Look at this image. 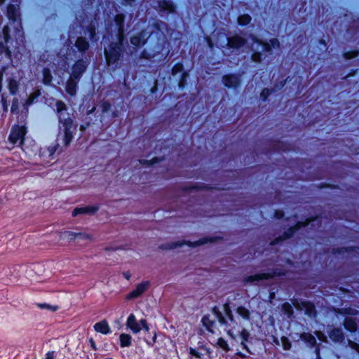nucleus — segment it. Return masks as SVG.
I'll use <instances>...</instances> for the list:
<instances>
[{"mask_svg":"<svg viewBox=\"0 0 359 359\" xmlns=\"http://www.w3.org/2000/svg\"><path fill=\"white\" fill-rule=\"evenodd\" d=\"M248 37L254 43L261 46L262 48V51L253 50L250 55L251 60L255 63H261L265 59L266 55L264 53H270L273 48H279L280 46V41L277 38H271L266 41L253 34H250Z\"/></svg>","mask_w":359,"mask_h":359,"instance_id":"1","label":"nucleus"},{"mask_svg":"<svg viewBox=\"0 0 359 359\" xmlns=\"http://www.w3.org/2000/svg\"><path fill=\"white\" fill-rule=\"evenodd\" d=\"M224 238L221 236H205L196 241H190L186 240L177 241L175 242L168 243L160 246L163 250H170L176 249L183 245H187L190 248H196L208 243H214L223 241Z\"/></svg>","mask_w":359,"mask_h":359,"instance_id":"2","label":"nucleus"},{"mask_svg":"<svg viewBox=\"0 0 359 359\" xmlns=\"http://www.w3.org/2000/svg\"><path fill=\"white\" fill-rule=\"evenodd\" d=\"M125 52L126 46H121L118 43L111 41L104 48L105 65L107 67L116 66L118 62L122 60Z\"/></svg>","mask_w":359,"mask_h":359,"instance_id":"3","label":"nucleus"},{"mask_svg":"<svg viewBox=\"0 0 359 359\" xmlns=\"http://www.w3.org/2000/svg\"><path fill=\"white\" fill-rule=\"evenodd\" d=\"M56 113L59 119V122L62 123L64 130H72L73 128V120L70 117H65V114H67V107L62 100H57L55 103Z\"/></svg>","mask_w":359,"mask_h":359,"instance_id":"4","label":"nucleus"},{"mask_svg":"<svg viewBox=\"0 0 359 359\" xmlns=\"http://www.w3.org/2000/svg\"><path fill=\"white\" fill-rule=\"evenodd\" d=\"M27 133V130L25 126L15 124L12 126L11 130L8 140L13 144L19 143V145L22 146L25 140V135Z\"/></svg>","mask_w":359,"mask_h":359,"instance_id":"5","label":"nucleus"},{"mask_svg":"<svg viewBox=\"0 0 359 359\" xmlns=\"http://www.w3.org/2000/svg\"><path fill=\"white\" fill-rule=\"evenodd\" d=\"M88 65L89 61L88 59H77L72 65L69 76L81 80L83 74L86 72Z\"/></svg>","mask_w":359,"mask_h":359,"instance_id":"6","label":"nucleus"},{"mask_svg":"<svg viewBox=\"0 0 359 359\" xmlns=\"http://www.w3.org/2000/svg\"><path fill=\"white\" fill-rule=\"evenodd\" d=\"M222 81L227 88H238L241 83V75L240 74L230 73L222 76Z\"/></svg>","mask_w":359,"mask_h":359,"instance_id":"7","label":"nucleus"},{"mask_svg":"<svg viewBox=\"0 0 359 359\" xmlns=\"http://www.w3.org/2000/svg\"><path fill=\"white\" fill-rule=\"evenodd\" d=\"M269 146L274 152H287L292 150V146L289 142L278 139L269 140Z\"/></svg>","mask_w":359,"mask_h":359,"instance_id":"8","label":"nucleus"},{"mask_svg":"<svg viewBox=\"0 0 359 359\" xmlns=\"http://www.w3.org/2000/svg\"><path fill=\"white\" fill-rule=\"evenodd\" d=\"M226 46L229 49L238 50L247 43V40L238 34H235L226 39Z\"/></svg>","mask_w":359,"mask_h":359,"instance_id":"9","label":"nucleus"},{"mask_svg":"<svg viewBox=\"0 0 359 359\" xmlns=\"http://www.w3.org/2000/svg\"><path fill=\"white\" fill-rule=\"evenodd\" d=\"M150 282L149 280L142 281L137 284L134 290L130 291L126 296V299L129 301L140 297L149 287Z\"/></svg>","mask_w":359,"mask_h":359,"instance_id":"10","label":"nucleus"},{"mask_svg":"<svg viewBox=\"0 0 359 359\" xmlns=\"http://www.w3.org/2000/svg\"><path fill=\"white\" fill-rule=\"evenodd\" d=\"M148 38L149 36H147L145 31L141 30L130 37V42L135 48H139L147 43Z\"/></svg>","mask_w":359,"mask_h":359,"instance_id":"11","label":"nucleus"},{"mask_svg":"<svg viewBox=\"0 0 359 359\" xmlns=\"http://www.w3.org/2000/svg\"><path fill=\"white\" fill-rule=\"evenodd\" d=\"M216 187L204 183H194L182 187L181 191L184 193L191 192L193 191H212Z\"/></svg>","mask_w":359,"mask_h":359,"instance_id":"12","label":"nucleus"},{"mask_svg":"<svg viewBox=\"0 0 359 359\" xmlns=\"http://www.w3.org/2000/svg\"><path fill=\"white\" fill-rule=\"evenodd\" d=\"M90 235L84 233H75L71 231H65L59 232L60 240H67L68 241H72L77 238L81 239H90Z\"/></svg>","mask_w":359,"mask_h":359,"instance_id":"13","label":"nucleus"},{"mask_svg":"<svg viewBox=\"0 0 359 359\" xmlns=\"http://www.w3.org/2000/svg\"><path fill=\"white\" fill-rule=\"evenodd\" d=\"M99 209L100 206L98 205L76 207L73 210L72 215L73 217H76L79 215H95L99 210Z\"/></svg>","mask_w":359,"mask_h":359,"instance_id":"14","label":"nucleus"},{"mask_svg":"<svg viewBox=\"0 0 359 359\" xmlns=\"http://www.w3.org/2000/svg\"><path fill=\"white\" fill-rule=\"evenodd\" d=\"M79 82L80 79L69 76L65 86L67 94L74 97L76 95Z\"/></svg>","mask_w":359,"mask_h":359,"instance_id":"15","label":"nucleus"},{"mask_svg":"<svg viewBox=\"0 0 359 359\" xmlns=\"http://www.w3.org/2000/svg\"><path fill=\"white\" fill-rule=\"evenodd\" d=\"M158 6L160 12L167 14H173L176 13V5L172 0H159Z\"/></svg>","mask_w":359,"mask_h":359,"instance_id":"16","label":"nucleus"},{"mask_svg":"<svg viewBox=\"0 0 359 359\" xmlns=\"http://www.w3.org/2000/svg\"><path fill=\"white\" fill-rule=\"evenodd\" d=\"M81 29L85 35L88 36V38L92 43L97 41V27L93 22H90L86 26H82Z\"/></svg>","mask_w":359,"mask_h":359,"instance_id":"17","label":"nucleus"},{"mask_svg":"<svg viewBox=\"0 0 359 359\" xmlns=\"http://www.w3.org/2000/svg\"><path fill=\"white\" fill-rule=\"evenodd\" d=\"M74 46L81 55H83L90 48V43L86 37L80 36L76 39Z\"/></svg>","mask_w":359,"mask_h":359,"instance_id":"18","label":"nucleus"},{"mask_svg":"<svg viewBox=\"0 0 359 359\" xmlns=\"http://www.w3.org/2000/svg\"><path fill=\"white\" fill-rule=\"evenodd\" d=\"M327 334L332 341L334 343H342L345 340V335L339 327H333L327 332Z\"/></svg>","mask_w":359,"mask_h":359,"instance_id":"19","label":"nucleus"},{"mask_svg":"<svg viewBox=\"0 0 359 359\" xmlns=\"http://www.w3.org/2000/svg\"><path fill=\"white\" fill-rule=\"evenodd\" d=\"M301 309L304 310L305 315L311 318L317 316V311L313 302L310 301H302Z\"/></svg>","mask_w":359,"mask_h":359,"instance_id":"20","label":"nucleus"},{"mask_svg":"<svg viewBox=\"0 0 359 359\" xmlns=\"http://www.w3.org/2000/svg\"><path fill=\"white\" fill-rule=\"evenodd\" d=\"M126 326L134 334L139 333L142 330L140 321L139 323L137 321L136 317L133 313H130L128 317Z\"/></svg>","mask_w":359,"mask_h":359,"instance_id":"21","label":"nucleus"},{"mask_svg":"<svg viewBox=\"0 0 359 359\" xmlns=\"http://www.w3.org/2000/svg\"><path fill=\"white\" fill-rule=\"evenodd\" d=\"M343 326L344 329L350 333H355L358 328L355 319L348 316L344 318Z\"/></svg>","mask_w":359,"mask_h":359,"instance_id":"22","label":"nucleus"},{"mask_svg":"<svg viewBox=\"0 0 359 359\" xmlns=\"http://www.w3.org/2000/svg\"><path fill=\"white\" fill-rule=\"evenodd\" d=\"M286 275L287 271L283 267L273 269L269 270L268 272L264 273L265 280H270L275 277L285 276Z\"/></svg>","mask_w":359,"mask_h":359,"instance_id":"23","label":"nucleus"},{"mask_svg":"<svg viewBox=\"0 0 359 359\" xmlns=\"http://www.w3.org/2000/svg\"><path fill=\"white\" fill-rule=\"evenodd\" d=\"M93 328L95 332L103 334H108L111 332V328L107 320L104 319L100 322L96 323Z\"/></svg>","mask_w":359,"mask_h":359,"instance_id":"24","label":"nucleus"},{"mask_svg":"<svg viewBox=\"0 0 359 359\" xmlns=\"http://www.w3.org/2000/svg\"><path fill=\"white\" fill-rule=\"evenodd\" d=\"M359 251V245L358 246H344L334 248L332 250V254L334 255H343L344 253H353Z\"/></svg>","mask_w":359,"mask_h":359,"instance_id":"25","label":"nucleus"},{"mask_svg":"<svg viewBox=\"0 0 359 359\" xmlns=\"http://www.w3.org/2000/svg\"><path fill=\"white\" fill-rule=\"evenodd\" d=\"M239 336L241 339V345L242 348L244 350H245L248 353H252L250 348L247 345V343L249 341L250 337V332L247 329L243 328L239 333Z\"/></svg>","mask_w":359,"mask_h":359,"instance_id":"26","label":"nucleus"},{"mask_svg":"<svg viewBox=\"0 0 359 359\" xmlns=\"http://www.w3.org/2000/svg\"><path fill=\"white\" fill-rule=\"evenodd\" d=\"M7 18L9 21L12 22H15L17 20L18 17L19 16V12L17 7L12 4H9L7 6Z\"/></svg>","mask_w":359,"mask_h":359,"instance_id":"27","label":"nucleus"},{"mask_svg":"<svg viewBox=\"0 0 359 359\" xmlns=\"http://www.w3.org/2000/svg\"><path fill=\"white\" fill-rule=\"evenodd\" d=\"M126 15L123 13H116L114 17L116 30L125 29Z\"/></svg>","mask_w":359,"mask_h":359,"instance_id":"28","label":"nucleus"},{"mask_svg":"<svg viewBox=\"0 0 359 359\" xmlns=\"http://www.w3.org/2000/svg\"><path fill=\"white\" fill-rule=\"evenodd\" d=\"M300 339L310 348H313L317 344L316 337L309 332H302L300 334Z\"/></svg>","mask_w":359,"mask_h":359,"instance_id":"29","label":"nucleus"},{"mask_svg":"<svg viewBox=\"0 0 359 359\" xmlns=\"http://www.w3.org/2000/svg\"><path fill=\"white\" fill-rule=\"evenodd\" d=\"M236 312L245 320H250L251 319L250 311L244 306H238L236 309Z\"/></svg>","mask_w":359,"mask_h":359,"instance_id":"30","label":"nucleus"},{"mask_svg":"<svg viewBox=\"0 0 359 359\" xmlns=\"http://www.w3.org/2000/svg\"><path fill=\"white\" fill-rule=\"evenodd\" d=\"M212 313L215 315L216 318L217 319L219 323L221 325H227L228 321L224 316V315L219 311V308L215 306L212 309Z\"/></svg>","mask_w":359,"mask_h":359,"instance_id":"31","label":"nucleus"},{"mask_svg":"<svg viewBox=\"0 0 359 359\" xmlns=\"http://www.w3.org/2000/svg\"><path fill=\"white\" fill-rule=\"evenodd\" d=\"M120 346L130 347L132 345V337L129 334L121 333L119 336Z\"/></svg>","mask_w":359,"mask_h":359,"instance_id":"32","label":"nucleus"},{"mask_svg":"<svg viewBox=\"0 0 359 359\" xmlns=\"http://www.w3.org/2000/svg\"><path fill=\"white\" fill-rule=\"evenodd\" d=\"M201 323L208 332L214 333L213 327L215 326V321L211 320L208 315L203 316Z\"/></svg>","mask_w":359,"mask_h":359,"instance_id":"33","label":"nucleus"},{"mask_svg":"<svg viewBox=\"0 0 359 359\" xmlns=\"http://www.w3.org/2000/svg\"><path fill=\"white\" fill-rule=\"evenodd\" d=\"M165 159L164 156H156L152 158L150 160L147 159H142L140 160V163L144 166H152L154 165L158 164L162 161H163Z\"/></svg>","mask_w":359,"mask_h":359,"instance_id":"34","label":"nucleus"},{"mask_svg":"<svg viewBox=\"0 0 359 359\" xmlns=\"http://www.w3.org/2000/svg\"><path fill=\"white\" fill-rule=\"evenodd\" d=\"M252 21V17L247 13L241 14L237 18V23L239 26L244 27L248 25Z\"/></svg>","mask_w":359,"mask_h":359,"instance_id":"35","label":"nucleus"},{"mask_svg":"<svg viewBox=\"0 0 359 359\" xmlns=\"http://www.w3.org/2000/svg\"><path fill=\"white\" fill-rule=\"evenodd\" d=\"M265 280L264 273H257L254 275L248 276L244 278L245 283H251L255 281H259Z\"/></svg>","mask_w":359,"mask_h":359,"instance_id":"36","label":"nucleus"},{"mask_svg":"<svg viewBox=\"0 0 359 359\" xmlns=\"http://www.w3.org/2000/svg\"><path fill=\"white\" fill-rule=\"evenodd\" d=\"M223 310L224 312V316L227 318L231 323L235 322V318L229 302H226L223 304Z\"/></svg>","mask_w":359,"mask_h":359,"instance_id":"37","label":"nucleus"},{"mask_svg":"<svg viewBox=\"0 0 359 359\" xmlns=\"http://www.w3.org/2000/svg\"><path fill=\"white\" fill-rule=\"evenodd\" d=\"M8 88L11 95H15L19 88L18 82L13 78L10 79L8 83Z\"/></svg>","mask_w":359,"mask_h":359,"instance_id":"38","label":"nucleus"},{"mask_svg":"<svg viewBox=\"0 0 359 359\" xmlns=\"http://www.w3.org/2000/svg\"><path fill=\"white\" fill-rule=\"evenodd\" d=\"M189 76V71H184L179 79L177 86L180 89H184L185 88L187 84V80Z\"/></svg>","mask_w":359,"mask_h":359,"instance_id":"39","label":"nucleus"},{"mask_svg":"<svg viewBox=\"0 0 359 359\" xmlns=\"http://www.w3.org/2000/svg\"><path fill=\"white\" fill-rule=\"evenodd\" d=\"M116 41H112L113 43H118L119 46H126L125 42H126V34H125V29H120V30H116Z\"/></svg>","mask_w":359,"mask_h":359,"instance_id":"40","label":"nucleus"},{"mask_svg":"<svg viewBox=\"0 0 359 359\" xmlns=\"http://www.w3.org/2000/svg\"><path fill=\"white\" fill-rule=\"evenodd\" d=\"M297 230L294 225L290 226L287 227L281 234L283 238L286 241L292 238L294 234L297 233Z\"/></svg>","mask_w":359,"mask_h":359,"instance_id":"41","label":"nucleus"},{"mask_svg":"<svg viewBox=\"0 0 359 359\" xmlns=\"http://www.w3.org/2000/svg\"><path fill=\"white\" fill-rule=\"evenodd\" d=\"M43 74V83L45 85H49L52 82L53 76L50 70L48 67H45L42 71Z\"/></svg>","mask_w":359,"mask_h":359,"instance_id":"42","label":"nucleus"},{"mask_svg":"<svg viewBox=\"0 0 359 359\" xmlns=\"http://www.w3.org/2000/svg\"><path fill=\"white\" fill-rule=\"evenodd\" d=\"M222 349L223 351L228 352L230 350L229 345L226 339L223 337H219L216 344L214 345Z\"/></svg>","mask_w":359,"mask_h":359,"instance_id":"43","label":"nucleus"},{"mask_svg":"<svg viewBox=\"0 0 359 359\" xmlns=\"http://www.w3.org/2000/svg\"><path fill=\"white\" fill-rule=\"evenodd\" d=\"M342 56L345 60L354 59L359 56V49H353L345 51L342 53Z\"/></svg>","mask_w":359,"mask_h":359,"instance_id":"44","label":"nucleus"},{"mask_svg":"<svg viewBox=\"0 0 359 359\" xmlns=\"http://www.w3.org/2000/svg\"><path fill=\"white\" fill-rule=\"evenodd\" d=\"M281 311L288 317H291L294 314L293 307L289 302H285L282 304Z\"/></svg>","mask_w":359,"mask_h":359,"instance_id":"45","label":"nucleus"},{"mask_svg":"<svg viewBox=\"0 0 359 359\" xmlns=\"http://www.w3.org/2000/svg\"><path fill=\"white\" fill-rule=\"evenodd\" d=\"M274 92L273 88H264L260 93V100L263 102L269 100V97Z\"/></svg>","mask_w":359,"mask_h":359,"instance_id":"46","label":"nucleus"},{"mask_svg":"<svg viewBox=\"0 0 359 359\" xmlns=\"http://www.w3.org/2000/svg\"><path fill=\"white\" fill-rule=\"evenodd\" d=\"M184 65L182 62H178L173 65L171 69V74L175 76L179 73H182L184 70Z\"/></svg>","mask_w":359,"mask_h":359,"instance_id":"47","label":"nucleus"},{"mask_svg":"<svg viewBox=\"0 0 359 359\" xmlns=\"http://www.w3.org/2000/svg\"><path fill=\"white\" fill-rule=\"evenodd\" d=\"M73 133L72 130H64V144L68 146L70 144L73 140Z\"/></svg>","mask_w":359,"mask_h":359,"instance_id":"48","label":"nucleus"},{"mask_svg":"<svg viewBox=\"0 0 359 359\" xmlns=\"http://www.w3.org/2000/svg\"><path fill=\"white\" fill-rule=\"evenodd\" d=\"M318 188L320 189H332V190H337V189H339V185L334 184H331V183H327V182H321L318 184Z\"/></svg>","mask_w":359,"mask_h":359,"instance_id":"49","label":"nucleus"},{"mask_svg":"<svg viewBox=\"0 0 359 359\" xmlns=\"http://www.w3.org/2000/svg\"><path fill=\"white\" fill-rule=\"evenodd\" d=\"M37 306L41 309H48L51 311H56L58 309V306H53L47 303H38Z\"/></svg>","mask_w":359,"mask_h":359,"instance_id":"50","label":"nucleus"},{"mask_svg":"<svg viewBox=\"0 0 359 359\" xmlns=\"http://www.w3.org/2000/svg\"><path fill=\"white\" fill-rule=\"evenodd\" d=\"M273 217L276 219H283L288 221L290 217L285 218V212L281 209L275 210L273 215Z\"/></svg>","mask_w":359,"mask_h":359,"instance_id":"51","label":"nucleus"},{"mask_svg":"<svg viewBox=\"0 0 359 359\" xmlns=\"http://www.w3.org/2000/svg\"><path fill=\"white\" fill-rule=\"evenodd\" d=\"M282 347L285 351H289L292 348V343L290 339L285 336L281 337Z\"/></svg>","mask_w":359,"mask_h":359,"instance_id":"52","label":"nucleus"},{"mask_svg":"<svg viewBox=\"0 0 359 359\" xmlns=\"http://www.w3.org/2000/svg\"><path fill=\"white\" fill-rule=\"evenodd\" d=\"M11 111L14 114H19V100L16 97L13 99Z\"/></svg>","mask_w":359,"mask_h":359,"instance_id":"53","label":"nucleus"},{"mask_svg":"<svg viewBox=\"0 0 359 359\" xmlns=\"http://www.w3.org/2000/svg\"><path fill=\"white\" fill-rule=\"evenodd\" d=\"M102 113H107L111 109V104L108 100H103L100 104Z\"/></svg>","mask_w":359,"mask_h":359,"instance_id":"54","label":"nucleus"},{"mask_svg":"<svg viewBox=\"0 0 359 359\" xmlns=\"http://www.w3.org/2000/svg\"><path fill=\"white\" fill-rule=\"evenodd\" d=\"M351 311L350 308H338L335 309V313L342 316L351 315L353 314Z\"/></svg>","mask_w":359,"mask_h":359,"instance_id":"55","label":"nucleus"},{"mask_svg":"<svg viewBox=\"0 0 359 359\" xmlns=\"http://www.w3.org/2000/svg\"><path fill=\"white\" fill-rule=\"evenodd\" d=\"M154 55L149 53L147 49H143L140 53L139 57L140 59L150 60Z\"/></svg>","mask_w":359,"mask_h":359,"instance_id":"56","label":"nucleus"},{"mask_svg":"<svg viewBox=\"0 0 359 359\" xmlns=\"http://www.w3.org/2000/svg\"><path fill=\"white\" fill-rule=\"evenodd\" d=\"M1 104H2V108H3V110L4 111H8V102H7V97L6 96L5 93H3L1 95Z\"/></svg>","mask_w":359,"mask_h":359,"instance_id":"57","label":"nucleus"},{"mask_svg":"<svg viewBox=\"0 0 359 359\" xmlns=\"http://www.w3.org/2000/svg\"><path fill=\"white\" fill-rule=\"evenodd\" d=\"M293 225H294V226H295L297 231H298L300 229H302L303 227H306L308 226V223L304 219V220H302V221H297Z\"/></svg>","mask_w":359,"mask_h":359,"instance_id":"58","label":"nucleus"},{"mask_svg":"<svg viewBox=\"0 0 359 359\" xmlns=\"http://www.w3.org/2000/svg\"><path fill=\"white\" fill-rule=\"evenodd\" d=\"M285 241V240L283 238L282 235H280L279 236H278V237L275 238L274 239H273L272 241H271L269 243V245L271 246H274V245H276Z\"/></svg>","mask_w":359,"mask_h":359,"instance_id":"59","label":"nucleus"},{"mask_svg":"<svg viewBox=\"0 0 359 359\" xmlns=\"http://www.w3.org/2000/svg\"><path fill=\"white\" fill-rule=\"evenodd\" d=\"M189 354L198 359H201L202 358V354L200 352H198L196 349L191 347L189 348Z\"/></svg>","mask_w":359,"mask_h":359,"instance_id":"60","label":"nucleus"},{"mask_svg":"<svg viewBox=\"0 0 359 359\" xmlns=\"http://www.w3.org/2000/svg\"><path fill=\"white\" fill-rule=\"evenodd\" d=\"M140 325L142 330H144L146 332L149 331V326L148 325L147 320L144 318L140 320Z\"/></svg>","mask_w":359,"mask_h":359,"instance_id":"61","label":"nucleus"},{"mask_svg":"<svg viewBox=\"0 0 359 359\" xmlns=\"http://www.w3.org/2000/svg\"><path fill=\"white\" fill-rule=\"evenodd\" d=\"M164 25V22L161 20H157L154 22L152 25V27L157 31L161 30V26Z\"/></svg>","mask_w":359,"mask_h":359,"instance_id":"62","label":"nucleus"},{"mask_svg":"<svg viewBox=\"0 0 359 359\" xmlns=\"http://www.w3.org/2000/svg\"><path fill=\"white\" fill-rule=\"evenodd\" d=\"M156 339H157V336H156V332H154L152 338L151 340H147V339H145V341L147 343V344L149 346H153L154 345V344L156 342Z\"/></svg>","mask_w":359,"mask_h":359,"instance_id":"63","label":"nucleus"},{"mask_svg":"<svg viewBox=\"0 0 359 359\" xmlns=\"http://www.w3.org/2000/svg\"><path fill=\"white\" fill-rule=\"evenodd\" d=\"M313 348H315L314 352L316 355V359H322L320 357V346L319 344H316V346H314Z\"/></svg>","mask_w":359,"mask_h":359,"instance_id":"64","label":"nucleus"}]
</instances>
